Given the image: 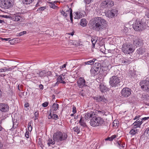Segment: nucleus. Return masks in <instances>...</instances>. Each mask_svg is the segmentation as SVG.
Masks as SVG:
<instances>
[{"instance_id":"obj_1","label":"nucleus","mask_w":149,"mask_h":149,"mask_svg":"<svg viewBox=\"0 0 149 149\" xmlns=\"http://www.w3.org/2000/svg\"><path fill=\"white\" fill-rule=\"evenodd\" d=\"M91 25L93 30L97 31H101L106 29L107 22L104 19L100 17H96L91 21Z\"/></svg>"},{"instance_id":"obj_2","label":"nucleus","mask_w":149,"mask_h":149,"mask_svg":"<svg viewBox=\"0 0 149 149\" xmlns=\"http://www.w3.org/2000/svg\"><path fill=\"white\" fill-rule=\"evenodd\" d=\"M104 121L103 118L100 117H95L92 118L90 121V125L93 127L102 126L103 124Z\"/></svg>"},{"instance_id":"obj_3","label":"nucleus","mask_w":149,"mask_h":149,"mask_svg":"<svg viewBox=\"0 0 149 149\" xmlns=\"http://www.w3.org/2000/svg\"><path fill=\"white\" fill-rule=\"evenodd\" d=\"M67 137V135L66 134L59 131L54 133L53 136L54 140L57 142L65 140Z\"/></svg>"},{"instance_id":"obj_4","label":"nucleus","mask_w":149,"mask_h":149,"mask_svg":"<svg viewBox=\"0 0 149 149\" xmlns=\"http://www.w3.org/2000/svg\"><path fill=\"white\" fill-rule=\"evenodd\" d=\"M139 116H136L135 117L134 119L138 120L135 122L133 123V128L131 130L130 132V134L134 135L139 132L140 128V120H139Z\"/></svg>"},{"instance_id":"obj_5","label":"nucleus","mask_w":149,"mask_h":149,"mask_svg":"<svg viewBox=\"0 0 149 149\" xmlns=\"http://www.w3.org/2000/svg\"><path fill=\"white\" fill-rule=\"evenodd\" d=\"M72 11L71 8H69L68 6H65L63 8L61 13L65 17L69 15L70 20L72 22Z\"/></svg>"},{"instance_id":"obj_6","label":"nucleus","mask_w":149,"mask_h":149,"mask_svg":"<svg viewBox=\"0 0 149 149\" xmlns=\"http://www.w3.org/2000/svg\"><path fill=\"white\" fill-rule=\"evenodd\" d=\"M120 81V78L117 76H113L109 79V83L111 86L113 87L119 86Z\"/></svg>"},{"instance_id":"obj_7","label":"nucleus","mask_w":149,"mask_h":149,"mask_svg":"<svg viewBox=\"0 0 149 149\" xmlns=\"http://www.w3.org/2000/svg\"><path fill=\"white\" fill-rule=\"evenodd\" d=\"M122 50L123 52L125 54L131 53L134 51L132 45L130 44H124L122 46Z\"/></svg>"},{"instance_id":"obj_8","label":"nucleus","mask_w":149,"mask_h":149,"mask_svg":"<svg viewBox=\"0 0 149 149\" xmlns=\"http://www.w3.org/2000/svg\"><path fill=\"white\" fill-rule=\"evenodd\" d=\"M114 2L111 0L104 1L101 3L100 7L102 8H109L113 6Z\"/></svg>"},{"instance_id":"obj_9","label":"nucleus","mask_w":149,"mask_h":149,"mask_svg":"<svg viewBox=\"0 0 149 149\" xmlns=\"http://www.w3.org/2000/svg\"><path fill=\"white\" fill-rule=\"evenodd\" d=\"M0 5L2 8L8 9L13 6L11 0H2Z\"/></svg>"},{"instance_id":"obj_10","label":"nucleus","mask_w":149,"mask_h":149,"mask_svg":"<svg viewBox=\"0 0 149 149\" xmlns=\"http://www.w3.org/2000/svg\"><path fill=\"white\" fill-rule=\"evenodd\" d=\"M141 88L143 91L147 92L149 91V81L143 80L140 82Z\"/></svg>"},{"instance_id":"obj_11","label":"nucleus","mask_w":149,"mask_h":149,"mask_svg":"<svg viewBox=\"0 0 149 149\" xmlns=\"http://www.w3.org/2000/svg\"><path fill=\"white\" fill-rule=\"evenodd\" d=\"M118 10L116 9L109 10L106 14L107 17L109 18H113L117 15Z\"/></svg>"},{"instance_id":"obj_12","label":"nucleus","mask_w":149,"mask_h":149,"mask_svg":"<svg viewBox=\"0 0 149 149\" xmlns=\"http://www.w3.org/2000/svg\"><path fill=\"white\" fill-rule=\"evenodd\" d=\"M12 19L13 20L16 22H22L24 19V17L19 13H16L13 15L12 17Z\"/></svg>"},{"instance_id":"obj_13","label":"nucleus","mask_w":149,"mask_h":149,"mask_svg":"<svg viewBox=\"0 0 149 149\" xmlns=\"http://www.w3.org/2000/svg\"><path fill=\"white\" fill-rule=\"evenodd\" d=\"M131 93V91L129 88H125L121 91L122 95L124 97H127Z\"/></svg>"},{"instance_id":"obj_14","label":"nucleus","mask_w":149,"mask_h":149,"mask_svg":"<svg viewBox=\"0 0 149 149\" xmlns=\"http://www.w3.org/2000/svg\"><path fill=\"white\" fill-rule=\"evenodd\" d=\"M78 86L79 88H82L86 86V81L82 77H80L77 81Z\"/></svg>"},{"instance_id":"obj_15","label":"nucleus","mask_w":149,"mask_h":149,"mask_svg":"<svg viewBox=\"0 0 149 149\" xmlns=\"http://www.w3.org/2000/svg\"><path fill=\"white\" fill-rule=\"evenodd\" d=\"M9 109V107L7 104H0V110L2 112H6L8 111Z\"/></svg>"},{"instance_id":"obj_16","label":"nucleus","mask_w":149,"mask_h":149,"mask_svg":"<svg viewBox=\"0 0 149 149\" xmlns=\"http://www.w3.org/2000/svg\"><path fill=\"white\" fill-rule=\"evenodd\" d=\"M95 113L94 112L91 111L89 112H88L84 114V118L86 120L88 119H91L95 117Z\"/></svg>"},{"instance_id":"obj_17","label":"nucleus","mask_w":149,"mask_h":149,"mask_svg":"<svg viewBox=\"0 0 149 149\" xmlns=\"http://www.w3.org/2000/svg\"><path fill=\"white\" fill-rule=\"evenodd\" d=\"M65 75L61 74L59 75L56 79L57 83H62L65 84L66 83V79H65Z\"/></svg>"},{"instance_id":"obj_18","label":"nucleus","mask_w":149,"mask_h":149,"mask_svg":"<svg viewBox=\"0 0 149 149\" xmlns=\"http://www.w3.org/2000/svg\"><path fill=\"white\" fill-rule=\"evenodd\" d=\"M84 13L83 11L74 12V18L75 19H79L84 16Z\"/></svg>"},{"instance_id":"obj_19","label":"nucleus","mask_w":149,"mask_h":149,"mask_svg":"<svg viewBox=\"0 0 149 149\" xmlns=\"http://www.w3.org/2000/svg\"><path fill=\"white\" fill-rule=\"evenodd\" d=\"M140 21L139 19H137L135 23L133 24L132 27L136 31H139Z\"/></svg>"},{"instance_id":"obj_20","label":"nucleus","mask_w":149,"mask_h":149,"mask_svg":"<svg viewBox=\"0 0 149 149\" xmlns=\"http://www.w3.org/2000/svg\"><path fill=\"white\" fill-rule=\"evenodd\" d=\"M94 99L95 100L98 102L101 101L104 102L106 103L107 101V100L103 96L95 97L94 98Z\"/></svg>"},{"instance_id":"obj_21","label":"nucleus","mask_w":149,"mask_h":149,"mask_svg":"<svg viewBox=\"0 0 149 149\" xmlns=\"http://www.w3.org/2000/svg\"><path fill=\"white\" fill-rule=\"evenodd\" d=\"M100 70H98L97 68H95L93 67L91 69L90 71L91 74L93 75V76H95L98 74Z\"/></svg>"},{"instance_id":"obj_22","label":"nucleus","mask_w":149,"mask_h":149,"mask_svg":"<svg viewBox=\"0 0 149 149\" xmlns=\"http://www.w3.org/2000/svg\"><path fill=\"white\" fill-rule=\"evenodd\" d=\"M99 87L100 91L102 92H105L108 91V88L103 84L101 83Z\"/></svg>"},{"instance_id":"obj_23","label":"nucleus","mask_w":149,"mask_h":149,"mask_svg":"<svg viewBox=\"0 0 149 149\" xmlns=\"http://www.w3.org/2000/svg\"><path fill=\"white\" fill-rule=\"evenodd\" d=\"M58 104L56 103H54L52 106L51 110L54 113H55L54 111H55L58 109L59 108Z\"/></svg>"},{"instance_id":"obj_24","label":"nucleus","mask_w":149,"mask_h":149,"mask_svg":"<svg viewBox=\"0 0 149 149\" xmlns=\"http://www.w3.org/2000/svg\"><path fill=\"white\" fill-rule=\"evenodd\" d=\"M48 118L49 119L52 118L55 120H57L58 119V116L56 114H53L52 115L51 113H50L49 115L48 116Z\"/></svg>"},{"instance_id":"obj_25","label":"nucleus","mask_w":149,"mask_h":149,"mask_svg":"<svg viewBox=\"0 0 149 149\" xmlns=\"http://www.w3.org/2000/svg\"><path fill=\"white\" fill-rule=\"evenodd\" d=\"M87 23V21L84 18L81 19L80 22V25L83 27L86 26Z\"/></svg>"},{"instance_id":"obj_26","label":"nucleus","mask_w":149,"mask_h":149,"mask_svg":"<svg viewBox=\"0 0 149 149\" xmlns=\"http://www.w3.org/2000/svg\"><path fill=\"white\" fill-rule=\"evenodd\" d=\"M46 71L45 70L40 71L38 72L37 74L40 77H44L46 76Z\"/></svg>"},{"instance_id":"obj_27","label":"nucleus","mask_w":149,"mask_h":149,"mask_svg":"<svg viewBox=\"0 0 149 149\" xmlns=\"http://www.w3.org/2000/svg\"><path fill=\"white\" fill-rule=\"evenodd\" d=\"M97 40V37L96 36H93L91 38V40L93 46L95 47V43Z\"/></svg>"},{"instance_id":"obj_28","label":"nucleus","mask_w":149,"mask_h":149,"mask_svg":"<svg viewBox=\"0 0 149 149\" xmlns=\"http://www.w3.org/2000/svg\"><path fill=\"white\" fill-rule=\"evenodd\" d=\"M95 61H96V59L94 58L88 61L85 62L84 63L85 65H92L94 63Z\"/></svg>"},{"instance_id":"obj_29","label":"nucleus","mask_w":149,"mask_h":149,"mask_svg":"<svg viewBox=\"0 0 149 149\" xmlns=\"http://www.w3.org/2000/svg\"><path fill=\"white\" fill-rule=\"evenodd\" d=\"M118 136L117 135H113L111 136L110 137H108L106 139H105V140L106 141L109 140V141H112L113 140V139L116 138Z\"/></svg>"},{"instance_id":"obj_30","label":"nucleus","mask_w":149,"mask_h":149,"mask_svg":"<svg viewBox=\"0 0 149 149\" xmlns=\"http://www.w3.org/2000/svg\"><path fill=\"white\" fill-rule=\"evenodd\" d=\"M79 123L81 126L84 127L86 126V124L84 120L81 118L79 121Z\"/></svg>"},{"instance_id":"obj_31","label":"nucleus","mask_w":149,"mask_h":149,"mask_svg":"<svg viewBox=\"0 0 149 149\" xmlns=\"http://www.w3.org/2000/svg\"><path fill=\"white\" fill-rule=\"evenodd\" d=\"M139 40V38H135V40H134V44L136 47L139 46L140 43Z\"/></svg>"},{"instance_id":"obj_32","label":"nucleus","mask_w":149,"mask_h":149,"mask_svg":"<svg viewBox=\"0 0 149 149\" xmlns=\"http://www.w3.org/2000/svg\"><path fill=\"white\" fill-rule=\"evenodd\" d=\"M54 139L53 140L51 139H49L48 141L47 145L49 146H50L51 144L53 145L55 143V141Z\"/></svg>"},{"instance_id":"obj_33","label":"nucleus","mask_w":149,"mask_h":149,"mask_svg":"<svg viewBox=\"0 0 149 149\" xmlns=\"http://www.w3.org/2000/svg\"><path fill=\"white\" fill-rule=\"evenodd\" d=\"M101 65L99 62H96L95 63L94 65V67L95 68H97L98 70H100L101 69Z\"/></svg>"},{"instance_id":"obj_34","label":"nucleus","mask_w":149,"mask_h":149,"mask_svg":"<svg viewBox=\"0 0 149 149\" xmlns=\"http://www.w3.org/2000/svg\"><path fill=\"white\" fill-rule=\"evenodd\" d=\"M33 124V122L32 121L30 122L28 124V129L29 131H31L32 130V127L31 126Z\"/></svg>"},{"instance_id":"obj_35","label":"nucleus","mask_w":149,"mask_h":149,"mask_svg":"<svg viewBox=\"0 0 149 149\" xmlns=\"http://www.w3.org/2000/svg\"><path fill=\"white\" fill-rule=\"evenodd\" d=\"M117 143L118 145L117 146L121 149V148H124L125 146V143H123L120 141H119L117 142Z\"/></svg>"},{"instance_id":"obj_36","label":"nucleus","mask_w":149,"mask_h":149,"mask_svg":"<svg viewBox=\"0 0 149 149\" xmlns=\"http://www.w3.org/2000/svg\"><path fill=\"white\" fill-rule=\"evenodd\" d=\"M54 2H49V5L50 8L55 9L57 7V6L55 5Z\"/></svg>"},{"instance_id":"obj_37","label":"nucleus","mask_w":149,"mask_h":149,"mask_svg":"<svg viewBox=\"0 0 149 149\" xmlns=\"http://www.w3.org/2000/svg\"><path fill=\"white\" fill-rule=\"evenodd\" d=\"M34 0H23L22 2L24 4H29L33 1Z\"/></svg>"},{"instance_id":"obj_38","label":"nucleus","mask_w":149,"mask_h":149,"mask_svg":"<svg viewBox=\"0 0 149 149\" xmlns=\"http://www.w3.org/2000/svg\"><path fill=\"white\" fill-rule=\"evenodd\" d=\"M75 134H78L80 132V128L77 127H74L73 129Z\"/></svg>"},{"instance_id":"obj_39","label":"nucleus","mask_w":149,"mask_h":149,"mask_svg":"<svg viewBox=\"0 0 149 149\" xmlns=\"http://www.w3.org/2000/svg\"><path fill=\"white\" fill-rule=\"evenodd\" d=\"M16 67V66H12L10 68H7L6 67V71H10L14 69Z\"/></svg>"},{"instance_id":"obj_40","label":"nucleus","mask_w":149,"mask_h":149,"mask_svg":"<svg viewBox=\"0 0 149 149\" xmlns=\"http://www.w3.org/2000/svg\"><path fill=\"white\" fill-rule=\"evenodd\" d=\"M148 119H149V117H145L142 118L141 119V121H140V125L142 124L143 121L147 120Z\"/></svg>"},{"instance_id":"obj_41","label":"nucleus","mask_w":149,"mask_h":149,"mask_svg":"<svg viewBox=\"0 0 149 149\" xmlns=\"http://www.w3.org/2000/svg\"><path fill=\"white\" fill-rule=\"evenodd\" d=\"M84 2L86 4H88L93 1V0H84Z\"/></svg>"},{"instance_id":"obj_42","label":"nucleus","mask_w":149,"mask_h":149,"mask_svg":"<svg viewBox=\"0 0 149 149\" xmlns=\"http://www.w3.org/2000/svg\"><path fill=\"white\" fill-rule=\"evenodd\" d=\"M46 7V6H42L40 8H38L37 10V11H42L45 9Z\"/></svg>"},{"instance_id":"obj_43","label":"nucleus","mask_w":149,"mask_h":149,"mask_svg":"<svg viewBox=\"0 0 149 149\" xmlns=\"http://www.w3.org/2000/svg\"><path fill=\"white\" fill-rule=\"evenodd\" d=\"M26 32L25 31H24L22 32H21L19 33L18 36H21L25 34H26Z\"/></svg>"},{"instance_id":"obj_44","label":"nucleus","mask_w":149,"mask_h":149,"mask_svg":"<svg viewBox=\"0 0 149 149\" xmlns=\"http://www.w3.org/2000/svg\"><path fill=\"white\" fill-rule=\"evenodd\" d=\"M48 102H45L42 104V106L44 107H46L48 105Z\"/></svg>"},{"instance_id":"obj_45","label":"nucleus","mask_w":149,"mask_h":149,"mask_svg":"<svg viewBox=\"0 0 149 149\" xmlns=\"http://www.w3.org/2000/svg\"><path fill=\"white\" fill-rule=\"evenodd\" d=\"M96 112H97V113H100V115H104L105 114V112L104 111H96Z\"/></svg>"},{"instance_id":"obj_46","label":"nucleus","mask_w":149,"mask_h":149,"mask_svg":"<svg viewBox=\"0 0 149 149\" xmlns=\"http://www.w3.org/2000/svg\"><path fill=\"white\" fill-rule=\"evenodd\" d=\"M66 64H63V65H62L60 66V70H63L64 69V68H65L66 67Z\"/></svg>"},{"instance_id":"obj_47","label":"nucleus","mask_w":149,"mask_h":149,"mask_svg":"<svg viewBox=\"0 0 149 149\" xmlns=\"http://www.w3.org/2000/svg\"><path fill=\"white\" fill-rule=\"evenodd\" d=\"M46 76H50L52 75V72L50 71H46Z\"/></svg>"},{"instance_id":"obj_48","label":"nucleus","mask_w":149,"mask_h":149,"mask_svg":"<svg viewBox=\"0 0 149 149\" xmlns=\"http://www.w3.org/2000/svg\"><path fill=\"white\" fill-rule=\"evenodd\" d=\"M29 132L28 131H26L25 133V136L27 138H28L29 137Z\"/></svg>"},{"instance_id":"obj_49","label":"nucleus","mask_w":149,"mask_h":149,"mask_svg":"<svg viewBox=\"0 0 149 149\" xmlns=\"http://www.w3.org/2000/svg\"><path fill=\"white\" fill-rule=\"evenodd\" d=\"M6 67H4L3 68L0 69V72H4L6 71Z\"/></svg>"},{"instance_id":"obj_50","label":"nucleus","mask_w":149,"mask_h":149,"mask_svg":"<svg viewBox=\"0 0 149 149\" xmlns=\"http://www.w3.org/2000/svg\"><path fill=\"white\" fill-rule=\"evenodd\" d=\"M72 112L74 113H75L76 112V108L74 106H73L72 107Z\"/></svg>"},{"instance_id":"obj_51","label":"nucleus","mask_w":149,"mask_h":149,"mask_svg":"<svg viewBox=\"0 0 149 149\" xmlns=\"http://www.w3.org/2000/svg\"><path fill=\"white\" fill-rule=\"evenodd\" d=\"M35 116V119H36L38 118V115L39 113L38 112H36L34 113Z\"/></svg>"},{"instance_id":"obj_52","label":"nucleus","mask_w":149,"mask_h":149,"mask_svg":"<svg viewBox=\"0 0 149 149\" xmlns=\"http://www.w3.org/2000/svg\"><path fill=\"white\" fill-rule=\"evenodd\" d=\"M145 15L147 17L149 18V10L145 12Z\"/></svg>"},{"instance_id":"obj_53","label":"nucleus","mask_w":149,"mask_h":149,"mask_svg":"<svg viewBox=\"0 0 149 149\" xmlns=\"http://www.w3.org/2000/svg\"><path fill=\"white\" fill-rule=\"evenodd\" d=\"M10 39V38H2V40L3 41L5 40L6 41H10V40H9Z\"/></svg>"},{"instance_id":"obj_54","label":"nucleus","mask_w":149,"mask_h":149,"mask_svg":"<svg viewBox=\"0 0 149 149\" xmlns=\"http://www.w3.org/2000/svg\"><path fill=\"white\" fill-rule=\"evenodd\" d=\"M39 87L40 89H41V90L43 89L44 87H43V86L41 84L39 85Z\"/></svg>"},{"instance_id":"obj_55","label":"nucleus","mask_w":149,"mask_h":149,"mask_svg":"<svg viewBox=\"0 0 149 149\" xmlns=\"http://www.w3.org/2000/svg\"><path fill=\"white\" fill-rule=\"evenodd\" d=\"M29 104L28 103H26L25 104L24 107H25L27 108L29 107Z\"/></svg>"},{"instance_id":"obj_56","label":"nucleus","mask_w":149,"mask_h":149,"mask_svg":"<svg viewBox=\"0 0 149 149\" xmlns=\"http://www.w3.org/2000/svg\"><path fill=\"white\" fill-rule=\"evenodd\" d=\"M67 34H68L69 35H70L72 36L74 34V32H72L70 33H67Z\"/></svg>"},{"instance_id":"obj_57","label":"nucleus","mask_w":149,"mask_h":149,"mask_svg":"<svg viewBox=\"0 0 149 149\" xmlns=\"http://www.w3.org/2000/svg\"><path fill=\"white\" fill-rule=\"evenodd\" d=\"M0 17H2L7 18L8 17V16L7 15H1Z\"/></svg>"},{"instance_id":"obj_58","label":"nucleus","mask_w":149,"mask_h":149,"mask_svg":"<svg viewBox=\"0 0 149 149\" xmlns=\"http://www.w3.org/2000/svg\"><path fill=\"white\" fill-rule=\"evenodd\" d=\"M3 146L2 144L0 141V149H2V147Z\"/></svg>"},{"instance_id":"obj_59","label":"nucleus","mask_w":149,"mask_h":149,"mask_svg":"<svg viewBox=\"0 0 149 149\" xmlns=\"http://www.w3.org/2000/svg\"><path fill=\"white\" fill-rule=\"evenodd\" d=\"M5 23V22L4 20H3L0 19V23Z\"/></svg>"},{"instance_id":"obj_60","label":"nucleus","mask_w":149,"mask_h":149,"mask_svg":"<svg viewBox=\"0 0 149 149\" xmlns=\"http://www.w3.org/2000/svg\"><path fill=\"white\" fill-rule=\"evenodd\" d=\"M3 129V128L1 127V126L0 125V131H1Z\"/></svg>"},{"instance_id":"obj_61","label":"nucleus","mask_w":149,"mask_h":149,"mask_svg":"<svg viewBox=\"0 0 149 149\" xmlns=\"http://www.w3.org/2000/svg\"><path fill=\"white\" fill-rule=\"evenodd\" d=\"M14 120H13V127L14 128H15L16 127V126L15 127H14Z\"/></svg>"},{"instance_id":"obj_62","label":"nucleus","mask_w":149,"mask_h":149,"mask_svg":"<svg viewBox=\"0 0 149 149\" xmlns=\"http://www.w3.org/2000/svg\"><path fill=\"white\" fill-rule=\"evenodd\" d=\"M74 113H73L71 114H70V116H74Z\"/></svg>"},{"instance_id":"obj_63","label":"nucleus","mask_w":149,"mask_h":149,"mask_svg":"<svg viewBox=\"0 0 149 149\" xmlns=\"http://www.w3.org/2000/svg\"><path fill=\"white\" fill-rule=\"evenodd\" d=\"M78 116H76L75 117H74V118L75 119H77L78 118Z\"/></svg>"},{"instance_id":"obj_64","label":"nucleus","mask_w":149,"mask_h":149,"mask_svg":"<svg viewBox=\"0 0 149 149\" xmlns=\"http://www.w3.org/2000/svg\"><path fill=\"white\" fill-rule=\"evenodd\" d=\"M41 148H42V147H42V146H41Z\"/></svg>"}]
</instances>
